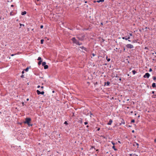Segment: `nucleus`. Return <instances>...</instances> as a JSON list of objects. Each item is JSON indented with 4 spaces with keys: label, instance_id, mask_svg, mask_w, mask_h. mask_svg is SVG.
<instances>
[{
    "label": "nucleus",
    "instance_id": "nucleus-39",
    "mask_svg": "<svg viewBox=\"0 0 156 156\" xmlns=\"http://www.w3.org/2000/svg\"><path fill=\"white\" fill-rule=\"evenodd\" d=\"M112 143L113 145V146H114L115 144L113 141H112Z\"/></svg>",
    "mask_w": 156,
    "mask_h": 156
},
{
    "label": "nucleus",
    "instance_id": "nucleus-34",
    "mask_svg": "<svg viewBox=\"0 0 156 156\" xmlns=\"http://www.w3.org/2000/svg\"><path fill=\"white\" fill-rule=\"evenodd\" d=\"M153 79L154 80H156V77L155 76H153Z\"/></svg>",
    "mask_w": 156,
    "mask_h": 156
},
{
    "label": "nucleus",
    "instance_id": "nucleus-45",
    "mask_svg": "<svg viewBox=\"0 0 156 156\" xmlns=\"http://www.w3.org/2000/svg\"><path fill=\"white\" fill-rule=\"evenodd\" d=\"M24 70H23L22 72V74H24Z\"/></svg>",
    "mask_w": 156,
    "mask_h": 156
},
{
    "label": "nucleus",
    "instance_id": "nucleus-20",
    "mask_svg": "<svg viewBox=\"0 0 156 156\" xmlns=\"http://www.w3.org/2000/svg\"><path fill=\"white\" fill-rule=\"evenodd\" d=\"M112 148L115 151H116L117 150V149L115 148V146H113L112 147Z\"/></svg>",
    "mask_w": 156,
    "mask_h": 156
},
{
    "label": "nucleus",
    "instance_id": "nucleus-22",
    "mask_svg": "<svg viewBox=\"0 0 156 156\" xmlns=\"http://www.w3.org/2000/svg\"><path fill=\"white\" fill-rule=\"evenodd\" d=\"M42 62V61H39L38 63V65L39 66L41 64Z\"/></svg>",
    "mask_w": 156,
    "mask_h": 156
},
{
    "label": "nucleus",
    "instance_id": "nucleus-1",
    "mask_svg": "<svg viewBox=\"0 0 156 156\" xmlns=\"http://www.w3.org/2000/svg\"><path fill=\"white\" fill-rule=\"evenodd\" d=\"M72 42L73 44H75L77 45H80L82 44V43L80 42L78 40H77L75 37H73L71 39Z\"/></svg>",
    "mask_w": 156,
    "mask_h": 156
},
{
    "label": "nucleus",
    "instance_id": "nucleus-7",
    "mask_svg": "<svg viewBox=\"0 0 156 156\" xmlns=\"http://www.w3.org/2000/svg\"><path fill=\"white\" fill-rule=\"evenodd\" d=\"M79 48H81V49H84L85 51H88L87 49L86 48L84 47L83 46H80V47H79Z\"/></svg>",
    "mask_w": 156,
    "mask_h": 156
},
{
    "label": "nucleus",
    "instance_id": "nucleus-31",
    "mask_svg": "<svg viewBox=\"0 0 156 156\" xmlns=\"http://www.w3.org/2000/svg\"><path fill=\"white\" fill-rule=\"evenodd\" d=\"M115 78H116V79H115L116 80H119V77L118 76H115Z\"/></svg>",
    "mask_w": 156,
    "mask_h": 156
},
{
    "label": "nucleus",
    "instance_id": "nucleus-46",
    "mask_svg": "<svg viewBox=\"0 0 156 156\" xmlns=\"http://www.w3.org/2000/svg\"><path fill=\"white\" fill-rule=\"evenodd\" d=\"M152 55H153L155 57H156V55H154V53H152Z\"/></svg>",
    "mask_w": 156,
    "mask_h": 156
},
{
    "label": "nucleus",
    "instance_id": "nucleus-18",
    "mask_svg": "<svg viewBox=\"0 0 156 156\" xmlns=\"http://www.w3.org/2000/svg\"><path fill=\"white\" fill-rule=\"evenodd\" d=\"M122 38L123 39L125 40H127L128 39L127 38V36L125 37H122Z\"/></svg>",
    "mask_w": 156,
    "mask_h": 156
},
{
    "label": "nucleus",
    "instance_id": "nucleus-21",
    "mask_svg": "<svg viewBox=\"0 0 156 156\" xmlns=\"http://www.w3.org/2000/svg\"><path fill=\"white\" fill-rule=\"evenodd\" d=\"M46 62H42V65L43 66H44L46 65Z\"/></svg>",
    "mask_w": 156,
    "mask_h": 156
},
{
    "label": "nucleus",
    "instance_id": "nucleus-43",
    "mask_svg": "<svg viewBox=\"0 0 156 156\" xmlns=\"http://www.w3.org/2000/svg\"><path fill=\"white\" fill-rule=\"evenodd\" d=\"M119 80L120 81L119 82H120V81H121L122 80L121 77H120V78H119Z\"/></svg>",
    "mask_w": 156,
    "mask_h": 156
},
{
    "label": "nucleus",
    "instance_id": "nucleus-6",
    "mask_svg": "<svg viewBox=\"0 0 156 156\" xmlns=\"http://www.w3.org/2000/svg\"><path fill=\"white\" fill-rule=\"evenodd\" d=\"M150 76V74L149 73H146L145 74L144 76L143 77L144 78H148Z\"/></svg>",
    "mask_w": 156,
    "mask_h": 156
},
{
    "label": "nucleus",
    "instance_id": "nucleus-27",
    "mask_svg": "<svg viewBox=\"0 0 156 156\" xmlns=\"http://www.w3.org/2000/svg\"><path fill=\"white\" fill-rule=\"evenodd\" d=\"M100 137H102V138H104V139H106L107 138L106 137L104 136L103 135H101L100 136Z\"/></svg>",
    "mask_w": 156,
    "mask_h": 156
},
{
    "label": "nucleus",
    "instance_id": "nucleus-26",
    "mask_svg": "<svg viewBox=\"0 0 156 156\" xmlns=\"http://www.w3.org/2000/svg\"><path fill=\"white\" fill-rule=\"evenodd\" d=\"M20 25V28H21V27L22 26H23V27H24L25 25L24 24H22L21 23H20L19 24Z\"/></svg>",
    "mask_w": 156,
    "mask_h": 156
},
{
    "label": "nucleus",
    "instance_id": "nucleus-8",
    "mask_svg": "<svg viewBox=\"0 0 156 156\" xmlns=\"http://www.w3.org/2000/svg\"><path fill=\"white\" fill-rule=\"evenodd\" d=\"M121 122L120 123V125H121L123 124H125V122L123 119H121Z\"/></svg>",
    "mask_w": 156,
    "mask_h": 156
},
{
    "label": "nucleus",
    "instance_id": "nucleus-12",
    "mask_svg": "<svg viewBox=\"0 0 156 156\" xmlns=\"http://www.w3.org/2000/svg\"><path fill=\"white\" fill-rule=\"evenodd\" d=\"M78 122L80 123L81 124L82 123H83V119L82 118H80L79 120H78Z\"/></svg>",
    "mask_w": 156,
    "mask_h": 156
},
{
    "label": "nucleus",
    "instance_id": "nucleus-42",
    "mask_svg": "<svg viewBox=\"0 0 156 156\" xmlns=\"http://www.w3.org/2000/svg\"><path fill=\"white\" fill-rule=\"evenodd\" d=\"M98 84L97 82H96L94 83V86H95L97 84Z\"/></svg>",
    "mask_w": 156,
    "mask_h": 156
},
{
    "label": "nucleus",
    "instance_id": "nucleus-38",
    "mask_svg": "<svg viewBox=\"0 0 156 156\" xmlns=\"http://www.w3.org/2000/svg\"><path fill=\"white\" fill-rule=\"evenodd\" d=\"M21 77L22 78H23L24 77V76L23 74H22V75L21 76Z\"/></svg>",
    "mask_w": 156,
    "mask_h": 156
},
{
    "label": "nucleus",
    "instance_id": "nucleus-51",
    "mask_svg": "<svg viewBox=\"0 0 156 156\" xmlns=\"http://www.w3.org/2000/svg\"><path fill=\"white\" fill-rule=\"evenodd\" d=\"M91 148L92 149V148H94V150H95V148L94 147V146H92V147H91Z\"/></svg>",
    "mask_w": 156,
    "mask_h": 156
},
{
    "label": "nucleus",
    "instance_id": "nucleus-56",
    "mask_svg": "<svg viewBox=\"0 0 156 156\" xmlns=\"http://www.w3.org/2000/svg\"><path fill=\"white\" fill-rule=\"evenodd\" d=\"M44 86H41V89H43V88H44Z\"/></svg>",
    "mask_w": 156,
    "mask_h": 156
},
{
    "label": "nucleus",
    "instance_id": "nucleus-33",
    "mask_svg": "<svg viewBox=\"0 0 156 156\" xmlns=\"http://www.w3.org/2000/svg\"><path fill=\"white\" fill-rule=\"evenodd\" d=\"M133 154H129V156H133Z\"/></svg>",
    "mask_w": 156,
    "mask_h": 156
},
{
    "label": "nucleus",
    "instance_id": "nucleus-2",
    "mask_svg": "<svg viewBox=\"0 0 156 156\" xmlns=\"http://www.w3.org/2000/svg\"><path fill=\"white\" fill-rule=\"evenodd\" d=\"M31 119L30 118H26L25 119V121L23 122L25 124H27L29 126H32L33 124H30V122Z\"/></svg>",
    "mask_w": 156,
    "mask_h": 156
},
{
    "label": "nucleus",
    "instance_id": "nucleus-17",
    "mask_svg": "<svg viewBox=\"0 0 156 156\" xmlns=\"http://www.w3.org/2000/svg\"><path fill=\"white\" fill-rule=\"evenodd\" d=\"M104 2V0H99L97 1V2L98 3H100V2Z\"/></svg>",
    "mask_w": 156,
    "mask_h": 156
},
{
    "label": "nucleus",
    "instance_id": "nucleus-52",
    "mask_svg": "<svg viewBox=\"0 0 156 156\" xmlns=\"http://www.w3.org/2000/svg\"><path fill=\"white\" fill-rule=\"evenodd\" d=\"M100 128H98V129H97V131H99L100 130Z\"/></svg>",
    "mask_w": 156,
    "mask_h": 156
},
{
    "label": "nucleus",
    "instance_id": "nucleus-48",
    "mask_svg": "<svg viewBox=\"0 0 156 156\" xmlns=\"http://www.w3.org/2000/svg\"><path fill=\"white\" fill-rule=\"evenodd\" d=\"M92 56H93V57H94V56L95 55V54H94V53H92Z\"/></svg>",
    "mask_w": 156,
    "mask_h": 156
},
{
    "label": "nucleus",
    "instance_id": "nucleus-62",
    "mask_svg": "<svg viewBox=\"0 0 156 156\" xmlns=\"http://www.w3.org/2000/svg\"><path fill=\"white\" fill-rule=\"evenodd\" d=\"M125 47H124V48H123V51H125Z\"/></svg>",
    "mask_w": 156,
    "mask_h": 156
},
{
    "label": "nucleus",
    "instance_id": "nucleus-4",
    "mask_svg": "<svg viewBox=\"0 0 156 156\" xmlns=\"http://www.w3.org/2000/svg\"><path fill=\"white\" fill-rule=\"evenodd\" d=\"M126 46L128 48L131 49L134 48L133 45L131 44H127Z\"/></svg>",
    "mask_w": 156,
    "mask_h": 156
},
{
    "label": "nucleus",
    "instance_id": "nucleus-54",
    "mask_svg": "<svg viewBox=\"0 0 156 156\" xmlns=\"http://www.w3.org/2000/svg\"><path fill=\"white\" fill-rule=\"evenodd\" d=\"M41 87V86L40 85H38L37 87V88H39Z\"/></svg>",
    "mask_w": 156,
    "mask_h": 156
},
{
    "label": "nucleus",
    "instance_id": "nucleus-9",
    "mask_svg": "<svg viewBox=\"0 0 156 156\" xmlns=\"http://www.w3.org/2000/svg\"><path fill=\"white\" fill-rule=\"evenodd\" d=\"M133 146L135 147L136 146H137V148H138V146L139 145V144L138 143H137L136 142H134L133 144Z\"/></svg>",
    "mask_w": 156,
    "mask_h": 156
},
{
    "label": "nucleus",
    "instance_id": "nucleus-36",
    "mask_svg": "<svg viewBox=\"0 0 156 156\" xmlns=\"http://www.w3.org/2000/svg\"><path fill=\"white\" fill-rule=\"evenodd\" d=\"M43 27H44V26H43V25H41L40 26V28H41V29L43 28Z\"/></svg>",
    "mask_w": 156,
    "mask_h": 156
},
{
    "label": "nucleus",
    "instance_id": "nucleus-47",
    "mask_svg": "<svg viewBox=\"0 0 156 156\" xmlns=\"http://www.w3.org/2000/svg\"><path fill=\"white\" fill-rule=\"evenodd\" d=\"M133 155V156H138V155L136 154H134Z\"/></svg>",
    "mask_w": 156,
    "mask_h": 156
},
{
    "label": "nucleus",
    "instance_id": "nucleus-37",
    "mask_svg": "<svg viewBox=\"0 0 156 156\" xmlns=\"http://www.w3.org/2000/svg\"><path fill=\"white\" fill-rule=\"evenodd\" d=\"M84 124L85 125H87L88 124V122H84Z\"/></svg>",
    "mask_w": 156,
    "mask_h": 156
},
{
    "label": "nucleus",
    "instance_id": "nucleus-49",
    "mask_svg": "<svg viewBox=\"0 0 156 156\" xmlns=\"http://www.w3.org/2000/svg\"><path fill=\"white\" fill-rule=\"evenodd\" d=\"M155 91H152V94H155Z\"/></svg>",
    "mask_w": 156,
    "mask_h": 156
},
{
    "label": "nucleus",
    "instance_id": "nucleus-41",
    "mask_svg": "<svg viewBox=\"0 0 156 156\" xmlns=\"http://www.w3.org/2000/svg\"><path fill=\"white\" fill-rule=\"evenodd\" d=\"M149 72H151L152 71V69L151 68H150L149 70Z\"/></svg>",
    "mask_w": 156,
    "mask_h": 156
},
{
    "label": "nucleus",
    "instance_id": "nucleus-29",
    "mask_svg": "<svg viewBox=\"0 0 156 156\" xmlns=\"http://www.w3.org/2000/svg\"><path fill=\"white\" fill-rule=\"evenodd\" d=\"M37 60L39 61H42L41 58V57H39L37 59Z\"/></svg>",
    "mask_w": 156,
    "mask_h": 156
},
{
    "label": "nucleus",
    "instance_id": "nucleus-3",
    "mask_svg": "<svg viewBox=\"0 0 156 156\" xmlns=\"http://www.w3.org/2000/svg\"><path fill=\"white\" fill-rule=\"evenodd\" d=\"M85 35L83 34H78L76 35V38L79 41H83L85 38Z\"/></svg>",
    "mask_w": 156,
    "mask_h": 156
},
{
    "label": "nucleus",
    "instance_id": "nucleus-35",
    "mask_svg": "<svg viewBox=\"0 0 156 156\" xmlns=\"http://www.w3.org/2000/svg\"><path fill=\"white\" fill-rule=\"evenodd\" d=\"M131 122H135V120L134 119H132L131 120Z\"/></svg>",
    "mask_w": 156,
    "mask_h": 156
},
{
    "label": "nucleus",
    "instance_id": "nucleus-53",
    "mask_svg": "<svg viewBox=\"0 0 156 156\" xmlns=\"http://www.w3.org/2000/svg\"><path fill=\"white\" fill-rule=\"evenodd\" d=\"M96 2H97V1H95V0H94L93 1V2L94 3H96Z\"/></svg>",
    "mask_w": 156,
    "mask_h": 156
},
{
    "label": "nucleus",
    "instance_id": "nucleus-11",
    "mask_svg": "<svg viewBox=\"0 0 156 156\" xmlns=\"http://www.w3.org/2000/svg\"><path fill=\"white\" fill-rule=\"evenodd\" d=\"M110 84V82L109 81H107V82H105V85L104 86L107 85V86H109Z\"/></svg>",
    "mask_w": 156,
    "mask_h": 156
},
{
    "label": "nucleus",
    "instance_id": "nucleus-14",
    "mask_svg": "<svg viewBox=\"0 0 156 156\" xmlns=\"http://www.w3.org/2000/svg\"><path fill=\"white\" fill-rule=\"evenodd\" d=\"M26 13H27V12L26 11H24L23 12H21V14L22 15H25L26 14Z\"/></svg>",
    "mask_w": 156,
    "mask_h": 156
},
{
    "label": "nucleus",
    "instance_id": "nucleus-57",
    "mask_svg": "<svg viewBox=\"0 0 156 156\" xmlns=\"http://www.w3.org/2000/svg\"><path fill=\"white\" fill-rule=\"evenodd\" d=\"M132 69V67L129 68V70H131Z\"/></svg>",
    "mask_w": 156,
    "mask_h": 156
},
{
    "label": "nucleus",
    "instance_id": "nucleus-16",
    "mask_svg": "<svg viewBox=\"0 0 156 156\" xmlns=\"http://www.w3.org/2000/svg\"><path fill=\"white\" fill-rule=\"evenodd\" d=\"M43 66L44 67V69H47L48 68V65H45V66Z\"/></svg>",
    "mask_w": 156,
    "mask_h": 156
},
{
    "label": "nucleus",
    "instance_id": "nucleus-59",
    "mask_svg": "<svg viewBox=\"0 0 156 156\" xmlns=\"http://www.w3.org/2000/svg\"><path fill=\"white\" fill-rule=\"evenodd\" d=\"M134 132H135V131H134V130H133L132 131V133H134Z\"/></svg>",
    "mask_w": 156,
    "mask_h": 156
},
{
    "label": "nucleus",
    "instance_id": "nucleus-63",
    "mask_svg": "<svg viewBox=\"0 0 156 156\" xmlns=\"http://www.w3.org/2000/svg\"><path fill=\"white\" fill-rule=\"evenodd\" d=\"M26 100L27 101H28L29 100V99L27 98Z\"/></svg>",
    "mask_w": 156,
    "mask_h": 156
},
{
    "label": "nucleus",
    "instance_id": "nucleus-60",
    "mask_svg": "<svg viewBox=\"0 0 156 156\" xmlns=\"http://www.w3.org/2000/svg\"><path fill=\"white\" fill-rule=\"evenodd\" d=\"M154 142H155V143L156 142V138L154 140Z\"/></svg>",
    "mask_w": 156,
    "mask_h": 156
},
{
    "label": "nucleus",
    "instance_id": "nucleus-13",
    "mask_svg": "<svg viewBox=\"0 0 156 156\" xmlns=\"http://www.w3.org/2000/svg\"><path fill=\"white\" fill-rule=\"evenodd\" d=\"M152 87L153 88H154L155 87H156V83H153L152 84Z\"/></svg>",
    "mask_w": 156,
    "mask_h": 156
},
{
    "label": "nucleus",
    "instance_id": "nucleus-10",
    "mask_svg": "<svg viewBox=\"0 0 156 156\" xmlns=\"http://www.w3.org/2000/svg\"><path fill=\"white\" fill-rule=\"evenodd\" d=\"M113 121L112 120V119H110L109 120V122L107 123V124L108 125H111Z\"/></svg>",
    "mask_w": 156,
    "mask_h": 156
},
{
    "label": "nucleus",
    "instance_id": "nucleus-32",
    "mask_svg": "<svg viewBox=\"0 0 156 156\" xmlns=\"http://www.w3.org/2000/svg\"><path fill=\"white\" fill-rule=\"evenodd\" d=\"M64 124L66 125H67L68 124V123H67V121H65L64 123Z\"/></svg>",
    "mask_w": 156,
    "mask_h": 156
},
{
    "label": "nucleus",
    "instance_id": "nucleus-15",
    "mask_svg": "<svg viewBox=\"0 0 156 156\" xmlns=\"http://www.w3.org/2000/svg\"><path fill=\"white\" fill-rule=\"evenodd\" d=\"M30 68V66L29 67H27L26 69H24V70L26 72H27L28 71V69L29 68Z\"/></svg>",
    "mask_w": 156,
    "mask_h": 156
},
{
    "label": "nucleus",
    "instance_id": "nucleus-58",
    "mask_svg": "<svg viewBox=\"0 0 156 156\" xmlns=\"http://www.w3.org/2000/svg\"><path fill=\"white\" fill-rule=\"evenodd\" d=\"M101 25H102H102H103V23H102V22H101Z\"/></svg>",
    "mask_w": 156,
    "mask_h": 156
},
{
    "label": "nucleus",
    "instance_id": "nucleus-50",
    "mask_svg": "<svg viewBox=\"0 0 156 156\" xmlns=\"http://www.w3.org/2000/svg\"><path fill=\"white\" fill-rule=\"evenodd\" d=\"M133 34L132 33H129V35L131 36H133Z\"/></svg>",
    "mask_w": 156,
    "mask_h": 156
},
{
    "label": "nucleus",
    "instance_id": "nucleus-24",
    "mask_svg": "<svg viewBox=\"0 0 156 156\" xmlns=\"http://www.w3.org/2000/svg\"><path fill=\"white\" fill-rule=\"evenodd\" d=\"M132 72L133 75L135 74L136 73V71L135 70H133Z\"/></svg>",
    "mask_w": 156,
    "mask_h": 156
},
{
    "label": "nucleus",
    "instance_id": "nucleus-25",
    "mask_svg": "<svg viewBox=\"0 0 156 156\" xmlns=\"http://www.w3.org/2000/svg\"><path fill=\"white\" fill-rule=\"evenodd\" d=\"M44 39H41V41H41V44H43V43H44Z\"/></svg>",
    "mask_w": 156,
    "mask_h": 156
},
{
    "label": "nucleus",
    "instance_id": "nucleus-30",
    "mask_svg": "<svg viewBox=\"0 0 156 156\" xmlns=\"http://www.w3.org/2000/svg\"><path fill=\"white\" fill-rule=\"evenodd\" d=\"M12 11L10 13V16H13L14 15L13 14H12Z\"/></svg>",
    "mask_w": 156,
    "mask_h": 156
},
{
    "label": "nucleus",
    "instance_id": "nucleus-5",
    "mask_svg": "<svg viewBox=\"0 0 156 156\" xmlns=\"http://www.w3.org/2000/svg\"><path fill=\"white\" fill-rule=\"evenodd\" d=\"M36 92L38 95H39L40 94H41L42 95H43L44 93V91L41 92L39 90H37L36 91Z\"/></svg>",
    "mask_w": 156,
    "mask_h": 156
},
{
    "label": "nucleus",
    "instance_id": "nucleus-28",
    "mask_svg": "<svg viewBox=\"0 0 156 156\" xmlns=\"http://www.w3.org/2000/svg\"><path fill=\"white\" fill-rule=\"evenodd\" d=\"M137 41L136 40H134L132 41L133 43H137Z\"/></svg>",
    "mask_w": 156,
    "mask_h": 156
},
{
    "label": "nucleus",
    "instance_id": "nucleus-40",
    "mask_svg": "<svg viewBox=\"0 0 156 156\" xmlns=\"http://www.w3.org/2000/svg\"><path fill=\"white\" fill-rule=\"evenodd\" d=\"M127 39H128V40H129L130 39V37L129 36H127Z\"/></svg>",
    "mask_w": 156,
    "mask_h": 156
},
{
    "label": "nucleus",
    "instance_id": "nucleus-64",
    "mask_svg": "<svg viewBox=\"0 0 156 156\" xmlns=\"http://www.w3.org/2000/svg\"><path fill=\"white\" fill-rule=\"evenodd\" d=\"M86 127H87V128H88V127H89V126H88V125H87V126H86Z\"/></svg>",
    "mask_w": 156,
    "mask_h": 156
},
{
    "label": "nucleus",
    "instance_id": "nucleus-55",
    "mask_svg": "<svg viewBox=\"0 0 156 156\" xmlns=\"http://www.w3.org/2000/svg\"><path fill=\"white\" fill-rule=\"evenodd\" d=\"M11 6L12 7H13L14 6V5H11Z\"/></svg>",
    "mask_w": 156,
    "mask_h": 156
},
{
    "label": "nucleus",
    "instance_id": "nucleus-23",
    "mask_svg": "<svg viewBox=\"0 0 156 156\" xmlns=\"http://www.w3.org/2000/svg\"><path fill=\"white\" fill-rule=\"evenodd\" d=\"M152 98H156V93L155 94H153L152 96Z\"/></svg>",
    "mask_w": 156,
    "mask_h": 156
},
{
    "label": "nucleus",
    "instance_id": "nucleus-44",
    "mask_svg": "<svg viewBox=\"0 0 156 156\" xmlns=\"http://www.w3.org/2000/svg\"><path fill=\"white\" fill-rule=\"evenodd\" d=\"M90 117H91V115H93V114L91 112H90Z\"/></svg>",
    "mask_w": 156,
    "mask_h": 156
},
{
    "label": "nucleus",
    "instance_id": "nucleus-19",
    "mask_svg": "<svg viewBox=\"0 0 156 156\" xmlns=\"http://www.w3.org/2000/svg\"><path fill=\"white\" fill-rule=\"evenodd\" d=\"M106 59L107 60L108 62H109L110 61V58H108V56H106Z\"/></svg>",
    "mask_w": 156,
    "mask_h": 156
},
{
    "label": "nucleus",
    "instance_id": "nucleus-61",
    "mask_svg": "<svg viewBox=\"0 0 156 156\" xmlns=\"http://www.w3.org/2000/svg\"><path fill=\"white\" fill-rule=\"evenodd\" d=\"M131 126H131V125H129L128 126V127H131Z\"/></svg>",
    "mask_w": 156,
    "mask_h": 156
}]
</instances>
